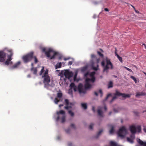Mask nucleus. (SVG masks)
I'll return each mask as SVG.
<instances>
[{
	"label": "nucleus",
	"mask_w": 146,
	"mask_h": 146,
	"mask_svg": "<svg viewBox=\"0 0 146 146\" xmlns=\"http://www.w3.org/2000/svg\"><path fill=\"white\" fill-rule=\"evenodd\" d=\"M70 88L68 90V93L69 94L72 96L73 95L72 89L75 92H76L78 89L79 92L80 94H85L86 92V89L85 88H83V85L81 83L79 84L78 85V87H77L74 83H72L70 85Z\"/></svg>",
	"instance_id": "f257e3e1"
},
{
	"label": "nucleus",
	"mask_w": 146,
	"mask_h": 146,
	"mask_svg": "<svg viewBox=\"0 0 146 146\" xmlns=\"http://www.w3.org/2000/svg\"><path fill=\"white\" fill-rule=\"evenodd\" d=\"M95 74V72H91L90 74L91 78H87L86 79L84 85L85 89H89L92 87L93 85V84L96 80V78L94 76Z\"/></svg>",
	"instance_id": "f03ea898"
},
{
	"label": "nucleus",
	"mask_w": 146,
	"mask_h": 146,
	"mask_svg": "<svg viewBox=\"0 0 146 146\" xmlns=\"http://www.w3.org/2000/svg\"><path fill=\"white\" fill-rule=\"evenodd\" d=\"M41 49L43 52H45L46 56L48 58H50V59L54 58L58 54L57 52H54L51 48H48L47 51H46V48H42Z\"/></svg>",
	"instance_id": "7ed1b4c3"
},
{
	"label": "nucleus",
	"mask_w": 146,
	"mask_h": 146,
	"mask_svg": "<svg viewBox=\"0 0 146 146\" xmlns=\"http://www.w3.org/2000/svg\"><path fill=\"white\" fill-rule=\"evenodd\" d=\"M106 66H105V63L104 61H102L101 62L102 66L104 67L103 70L104 72L106 71L110 68L111 69L113 68V65L110 60L108 58H106Z\"/></svg>",
	"instance_id": "20e7f679"
},
{
	"label": "nucleus",
	"mask_w": 146,
	"mask_h": 146,
	"mask_svg": "<svg viewBox=\"0 0 146 146\" xmlns=\"http://www.w3.org/2000/svg\"><path fill=\"white\" fill-rule=\"evenodd\" d=\"M34 52H31L28 54L24 55L22 57V59L25 63H27L31 61L33 58Z\"/></svg>",
	"instance_id": "39448f33"
},
{
	"label": "nucleus",
	"mask_w": 146,
	"mask_h": 146,
	"mask_svg": "<svg viewBox=\"0 0 146 146\" xmlns=\"http://www.w3.org/2000/svg\"><path fill=\"white\" fill-rule=\"evenodd\" d=\"M122 96L124 98H129L130 96L129 94L122 93H120L117 90H116L115 93L114 94V97L110 102V103H111L115 99L117 98V96Z\"/></svg>",
	"instance_id": "423d86ee"
},
{
	"label": "nucleus",
	"mask_w": 146,
	"mask_h": 146,
	"mask_svg": "<svg viewBox=\"0 0 146 146\" xmlns=\"http://www.w3.org/2000/svg\"><path fill=\"white\" fill-rule=\"evenodd\" d=\"M127 133L126 130L124 127H121L118 132V135L121 137H123Z\"/></svg>",
	"instance_id": "0eeeda50"
},
{
	"label": "nucleus",
	"mask_w": 146,
	"mask_h": 146,
	"mask_svg": "<svg viewBox=\"0 0 146 146\" xmlns=\"http://www.w3.org/2000/svg\"><path fill=\"white\" fill-rule=\"evenodd\" d=\"M42 78H44L43 83L44 84L45 87H48L49 85V83L50 82V78L48 75L42 76Z\"/></svg>",
	"instance_id": "6e6552de"
},
{
	"label": "nucleus",
	"mask_w": 146,
	"mask_h": 146,
	"mask_svg": "<svg viewBox=\"0 0 146 146\" xmlns=\"http://www.w3.org/2000/svg\"><path fill=\"white\" fill-rule=\"evenodd\" d=\"M73 74V73L72 72H70L67 70H65L64 72V74L65 78L68 79H69L72 77Z\"/></svg>",
	"instance_id": "1a4fd4ad"
},
{
	"label": "nucleus",
	"mask_w": 146,
	"mask_h": 146,
	"mask_svg": "<svg viewBox=\"0 0 146 146\" xmlns=\"http://www.w3.org/2000/svg\"><path fill=\"white\" fill-rule=\"evenodd\" d=\"M6 53L3 51H0V62H3L6 59Z\"/></svg>",
	"instance_id": "9d476101"
},
{
	"label": "nucleus",
	"mask_w": 146,
	"mask_h": 146,
	"mask_svg": "<svg viewBox=\"0 0 146 146\" xmlns=\"http://www.w3.org/2000/svg\"><path fill=\"white\" fill-rule=\"evenodd\" d=\"M64 104L66 106L64 107V108L68 110L69 108H72V106H69V102L68 100L65 99L64 100Z\"/></svg>",
	"instance_id": "9b49d317"
},
{
	"label": "nucleus",
	"mask_w": 146,
	"mask_h": 146,
	"mask_svg": "<svg viewBox=\"0 0 146 146\" xmlns=\"http://www.w3.org/2000/svg\"><path fill=\"white\" fill-rule=\"evenodd\" d=\"M7 52L10 53V54L8 56V59L7 60L11 61V60L12 59L11 58L12 56L13 55V53L12 52V50L11 49H9L7 50Z\"/></svg>",
	"instance_id": "f8f14e48"
},
{
	"label": "nucleus",
	"mask_w": 146,
	"mask_h": 146,
	"mask_svg": "<svg viewBox=\"0 0 146 146\" xmlns=\"http://www.w3.org/2000/svg\"><path fill=\"white\" fill-rule=\"evenodd\" d=\"M146 95V93L143 92H138L136 93L135 96L136 97H139L140 96H145Z\"/></svg>",
	"instance_id": "ddd939ff"
},
{
	"label": "nucleus",
	"mask_w": 146,
	"mask_h": 146,
	"mask_svg": "<svg viewBox=\"0 0 146 146\" xmlns=\"http://www.w3.org/2000/svg\"><path fill=\"white\" fill-rule=\"evenodd\" d=\"M130 130L132 133H135L136 132V128L135 126L133 125L130 127Z\"/></svg>",
	"instance_id": "4468645a"
},
{
	"label": "nucleus",
	"mask_w": 146,
	"mask_h": 146,
	"mask_svg": "<svg viewBox=\"0 0 146 146\" xmlns=\"http://www.w3.org/2000/svg\"><path fill=\"white\" fill-rule=\"evenodd\" d=\"M138 143L142 146H146V142H143L140 139L137 140Z\"/></svg>",
	"instance_id": "2eb2a0df"
},
{
	"label": "nucleus",
	"mask_w": 146,
	"mask_h": 146,
	"mask_svg": "<svg viewBox=\"0 0 146 146\" xmlns=\"http://www.w3.org/2000/svg\"><path fill=\"white\" fill-rule=\"evenodd\" d=\"M21 62L20 61H18L16 64H15L12 67L13 68H16L18 67V66L20 64Z\"/></svg>",
	"instance_id": "dca6fc26"
},
{
	"label": "nucleus",
	"mask_w": 146,
	"mask_h": 146,
	"mask_svg": "<svg viewBox=\"0 0 146 146\" xmlns=\"http://www.w3.org/2000/svg\"><path fill=\"white\" fill-rule=\"evenodd\" d=\"M56 113L58 115L60 114H62V115H65V112L63 110H60L59 111H57Z\"/></svg>",
	"instance_id": "f3484780"
},
{
	"label": "nucleus",
	"mask_w": 146,
	"mask_h": 146,
	"mask_svg": "<svg viewBox=\"0 0 146 146\" xmlns=\"http://www.w3.org/2000/svg\"><path fill=\"white\" fill-rule=\"evenodd\" d=\"M98 115L99 116H100L102 117H103V115L102 114V112L101 110L99 109L98 110Z\"/></svg>",
	"instance_id": "a211bd4d"
},
{
	"label": "nucleus",
	"mask_w": 146,
	"mask_h": 146,
	"mask_svg": "<svg viewBox=\"0 0 146 146\" xmlns=\"http://www.w3.org/2000/svg\"><path fill=\"white\" fill-rule=\"evenodd\" d=\"M62 93L60 91V92H59L57 93V98H60L62 97Z\"/></svg>",
	"instance_id": "6ab92c4d"
},
{
	"label": "nucleus",
	"mask_w": 146,
	"mask_h": 146,
	"mask_svg": "<svg viewBox=\"0 0 146 146\" xmlns=\"http://www.w3.org/2000/svg\"><path fill=\"white\" fill-rule=\"evenodd\" d=\"M61 66L62 64L61 62H59L57 63L55 66L56 68L57 69L58 68H60L61 67Z\"/></svg>",
	"instance_id": "aec40b11"
},
{
	"label": "nucleus",
	"mask_w": 146,
	"mask_h": 146,
	"mask_svg": "<svg viewBox=\"0 0 146 146\" xmlns=\"http://www.w3.org/2000/svg\"><path fill=\"white\" fill-rule=\"evenodd\" d=\"M114 127L113 126H111V129L109 133L110 134H111L113 133L114 132Z\"/></svg>",
	"instance_id": "412c9836"
},
{
	"label": "nucleus",
	"mask_w": 146,
	"mask_h": 146,
	"mask_svg": "<svg viewBox=\"0 0 146 146\" xmlns=\"http://www.w3.org/2000/svg\"><path fill=\"white\" fill-rule=\"evenodd\" d=\"M66 116L65 115H62L61 118V122L62 123H64L65 121Z\"/></svg>",
	"instance_id": "4be33fe9"
},
{
	"label": "nucleus",
	"mask_w": 146,
	"mask_h": 146,
	"mask_svg": "<svg viewBox=\"0 0 146 146\" xmlns=\"http://www.w3.org/2000/svg\"><path fill=\"white\" fill-rule=\"evenodd\" d=\"M108 88H112L113 87V83L112 82L110 81L108 85Z\"/></svg>",
	"instance_id": "5701e85b"
},
{
	"label": "nucleus",
	"mask_w": 146,
	"mask_h": 146,
	"mask_svg": "<svg viewBox=\"0 0 146 146\" xmlns=\"http://www.w3.org/2000/svg\"><path fill=\"white\" fill-rule=\"evenodd\" d=\"M136 130H137L139 132H140L141 131V127L140 126L138 125L136 127Z\"/></svg>",
	"instance_id": "b1692460"
},
{
	"label": "nucleus",
	"mask_w": 146,
	"mask_h": 146,
	"mask_svg": "<svg viewBox=\"0 0 146 146\" xmlns=\"http://www.w3.org/2000/svg\"><path fill=\"white\" fill-rule=\"evenodd\" d=\"M82 107L84 109H86L87 108V105L85 103H82L81 104Z\"/></svg>",
	"instance_id": "393cba45"
},
{
	"label": "nucleus",
	"mask_w": 146,
	"mask_h": 146,
	"mask_svg": "<svg viewBox=\"0 0 146 146\" xmlns=\"http://www.w3.org/2000/svg\"><path fill=\"white\" fill-rule=\"evenodd\" d=\"M68 113L70 115L71 117H73L74 115V113L71 110L69 111Z\"/></svg>",
	"instance_id": "a878e982"
},
{
	"label": "nucleus",
	"mask_w": 146,
	"mask_h": 146,
	"mask_svg": "<svg viewBox=\"0 0 146 146\" xmlns=\"http://www.w3.org/2000/svg\"><path fill=\"white\" fill-rule=\"evenodd\" d=\"M10 63L11 64H12V61H9L7 60L5 62V65H9Z\"/></svg>",
	"instance_id": "bb28decb"
},
{
	"label": "nucleus",
	"mask_w": 146,
	"mask_h": 146,
	"mask_svg": "<svg viewBox=\"0 0 146 146\" xmlns=\"http://www.w3.org/2000/svg\"><path fill=\"white\" fill-rule=\"evenodd\" d=\"M44 67L43 66L42 67V68L40 72L39 75H41L44 72Z\"/></svg>",
	"instance_id": "cd10ccee"
},
{
	"label": "nucleus",
	"mask_w": 146,
	"mask_h": 146,
	"mask_svg": "<svg viewBox=\"0 0 146 146\" xmlns=\"http://www.w3.org/2000/svg\"><path fill=\"white\" fill-rule=\"evenodd\" d=\"M103 131V130H101L99 131L98 132L96 138H98L100 135L101 134V133Z\"/></svg>",
	"instance_id": "c85d7f7f"
},
{
	"label": "nucleus",
	"mask_w": 146,
	"mask_h": 146,
	"mask_svg": "<svg viewBox=\"0 0 146 146\" xmlns=\"http://www.w3.org/2000/svg\"><path fill=\"white\" fill-rule=\"evenodd\" d=\"M98 65H97V67H94V66H92V68L93 70H97L98 69Z\"/></svg>",
	"instance_id": "c756f323"
},
{
	"label": "nucleus",
	"mask_w": 146,
	"mask_h": 146,
	"mask_svg": "<svg viewBox=\"0 0 146 146\" xmlns=\"http://www.w3.org/2000/svg\"><path fill=\"white\" fill-rule=\"evenodd\" d=\"M111 146H117V145L115 142L113 141H111L110 142Z\"/></svg>",
	"instance_id": "7c9ffc66"
},
{
	"label": "nucleus",
	"mask_w": 146,
	"mask_h": 146,
	"mask_svg": "<svg viewBox=\"0 0 146 146\" xmlns=\"http://www.w3.org/2000/svg\"><path fill=\"white\" fill-rule=\"evenodd\" d=\"M60 101L59 100H58L57 98H55L54 100V102L56 104H58V103Z\"/></svg>",
	"instance_id": "2f4dec72"
},
{
	"label": "nucleus",
	"mask_w": 146,
	"mask_h": 146,
	"mask_svg": "<svg viewBox=\"0 0 146 146\" xmlns=\"http://www.w3.org/2000/svg\"><path fill=\"white\" fill-rule=\"evenodd\" d=\"M130 77L136 83H137V80L135 77L133 76H131Z\"/></svg>",
	"instance_id": "473e14b6"
},
{
	"label": "nucleus",
	"mask_w": 146,
	"mask_h": 146,
	"mask_svg": "<svg viewBox=\"0 0 146 146\" xmlns=\"http://www.w3.org/2000/svg\"><path fill=\"white\" fill-rule=\"evenodd\" d=\"M33 58L34 59L35 63V64L37 63L38 62V60L36 57L35 56H33Z\"/></svg>",
	"instance_id": "72a5a7b5"
},
{
	"label": "nucleus",
	"mask_w": 146,
	"mask_h": 146,
	"mask_svg": "<svg viewBox=\"0 0 146 146\" xmlns=\"http://www.w3.org/2000/svg\"><path fill=\"white\" fill-rule=\"evenodd\" d=\"M117 57L121 62H123L122 59L121 57H120L118 55H117Z\"/></svg>",
	"instance_id": "f704fd0d"
},
{
	"label": "nucleus",
	"mask_w": 146,
	"mask_h": 146,
	"mask_svg": "<svg viewBox=\"0 0 146 146\" xmlns=\"http://www.w3.org/2000/svg\"><path fill=\"white\" fill-rule=\"evenodd\" d=\"M127 140L128 141L131 143H133V140L129 137L127 138Z\"/></svg>",
	"instance_id": "c9c22d12"
},
{
	"label": "nucleus",
	"mask_w": 146,
	"mask_h": 146,
	"mask_svg": "<svg viewBox=\"0 0 146 146\" xmlns=\"http://www.w3.org/2000/svg\"><path fill=\"white\" fill-rule=\"evenodd\" d=\"M48 70L47 69H46V70L45 72L44 73V74L43 75V76H47L48 75Z\"/></svg>",
	"instance_id": "e433bc0d"
},
{
	"label": "nucleus",
	"mask_w": 146,
	"mask_h": 146,
	"mask_svg": "<svg viewBox=\"0 0 146 146\" xmlns=\"http://www.w3.org/2000/svg\"><path fill=\"white\" fill-rule=\"evenodd\" d=\"M33 71V74H36L37 72V70L36 68H33L32 70Z\"/></svg>",
	"instance_id": "4c0bfd02"
},
{
	"label": "nucleus",
	"mask_w": 146,
	"mask_h": 146,
	"mask_svg": "<svg viewBox=\"0 0 146 146\" xmlns=\"http://www.w3.org/2000/svg\"><path fill=\"white\" fill-rule=\"evenodd\" d=\"M98 54L101 57H103L104 56V55H103V54H102L101 53V52H100L99 51H98Z\"/></svg>",
	"instance_id": "58836bf2"
},
{
	"label": "nucleus",
	"mask_w": 146,
	"mask_h": 146,
	"mask_svg": "<svg viewBox=\"0 0 146 146\" xmlns=\"http://www.w3.org/2000/svg\"><path fill=\"white\" fill-rule=\"evenodd\" d=\"M94 125V124L93 123H91L89 126V129H92Z\"/></svg>",
	"instance_id": "ea45409f"
},
{
	"label": "nucleus",
	"mask_w": 146,
	"mask_h": 146,
	"mask_svg": "<svg viewBox=\"0 0 146 146\" xmlns=\"http://www.w3.org/2000/svg\"><path fill=\"white\" fill-rule=\"evenodd\" d=\"M111 96V94H108L107 95V96L106 97V99H105V100H106L108 99V98L110 96Z\"/></svg>",
	"instance_id": "a19ab883"
},
{
	"label": "nucleus",
	"mask_w": 146,
	"mask_h": 146,
	"mask_svg": "<svg viewBox=\"0 0 146 146\" xmlns=\"http://www.w3.org/2000/svg\"><path fill=\"white\" fill-rule=\"evenodd\" d=\"M115 55L116 56H117V55H118L117 54V50L116 48H115Z\"/></svg>",
	"instance_id": "79ce46f5"
},
{
	"label": "nucleus",
	"mask_w": 146,
	"mask_h": 146,
	"mask_svg": "<svg viewBox=\"0 0 146 146\" xmlns=\"http://www.w3.org/2000/svg\"><path fill=\"white\" fill-rule=\"evenodd\" d=\"M99 92L101 94V97H102L103 95V92L101 89H100L99 90Z\"/></svg>",
	"instance_id": "37998d69"
},
{
	"label": "nucleus",
	"mask_w": 146,
	"mask_h": 146,
	"mask_svg": "<svg viewBox=\"0 0 146 146\" xmlns=\"http://www.w3.org/2000/svg\"><path fill=\"white\" fill-rule=\"evenodd\" d=\"M89 74H90L88 72H87L84 74V76L87 77Z\"/></svg>",
	"instance_id": "c03bdc74"
},
{
	"label": "nucleus",
	"mask_w": 146,
	"mask_h": 146,
	"mask_svg": "<svg viewBox=\"0 0 146 146\" xmlns=\"http://www.w3.org/2000/svg\"><path fill=\"white\" fill-rule=\"evenodd\" d=\"M72 61H69L68 64V65H71L72 64Z\"/></svg>",
	"instance_id": "a18cd8bd"
},
{
	"label": "nucleus",
	"mask_w": 146,
	"mask_h": 146,
	"mask_svg": "<svg viewBox=\"0 0 146 146\" xmlns=\"http://www.w3.org/2000/svg\"><path fill=\"white\" fill-rule=\"evenodd\" d=\"M70 126L74 129H75V127L74 125L73 124H72L70 125Z\"/></svg>",
	"instance_id": "49530a36"
},
{
	"label": "nucleus",
	"mask_w": 146,
	"mask_h": 146,
	"mask_svg": "<svg viewBox=\"0 0 146 146\" xmlns=\"http://www.w3.org/2000/svg\"><path fill=\"white\" fill-rule=\"evenodd\" d=\"M96 57V56L94 54H92L91 55V57L92 58H95Z\"/></svg>",
	"instance_id": "de8ad7c7"
},
{
	"label": "nucleus",
	"mask_w": 146,
	"mask_h": 146,
	"mask_svg": "<svg viewBox=\"0 0 146 146\" xmlns=\"http://www.w3.org/2000/svg\"><path fill=\"white\" fill-rule=\"evenodd\" d=\"M70 59V58H64V60L65 61H66V60H69V59Z\"/></svg>",
	"instance_id": "09e8293b"
},
{
	"label": "nucleus",
	"mask_w": 146,
	"mask_h": 146,
	"mask_svg": "<svg viewBox=\"0 0 146 146\" xmlns=\"http://www.w3.org/2000/svg\"><path fill=\"white\" fill-rule=\"evenodd\" d=\"M87 67H84V68H83L82 69V71H84L85 70H86V69H87Z\"/></svg>",
	"instance_id": "8fccbe9b"
},
{
	"label": "nucleus",
	"mask_w": 146,
	"mask_h": 146,
	"mask_svg": "<svg viewBox=\"0 0 146 146\" xmlns=\"http://www.w3.org/2000/svg\"><path fill=\"white\" fill-rule=\"evenodd\" d=\"M31 66L32 67V68L31 69V70H32L33 69V68H34L33 67V63H31Z\"/></svg>",
	"instance_id": "3c124183"
},
{
	"label": "nucleus",
	"mask_w": 146,
	"mask_h": 146,
	"mask_svg": "<svg viewBox=\"0 0 146 146\" xmlns=\"http://www.w3.org/2000/svg\"><path fill=\"white\" fill-rule=\"evenodd\" d=\"M74 105L73 104L72 102H69V106H72Z\"/></svg>",
	"instance_id": "603ef678"
},
{
	"label": "nucleus",
	"mask_w": 146,
	"mask_h": 146,
	"mask_svg": "<svg viewBox=\"0 0 146 146\" xmlns=\"http://www.w3.org/2000/svg\"><path fill=\"white\" fill-rule=\"evenodd\" d=\"M94 95H95L96 96H98V94L97 92H94Z\"/></svg>",
	"instance_id": "864d4df0"
},
{
	"label": "nucleus",
	"mask_w": 146,
	"mask_h": 146,
	"mask_svg": "<svg viewBox=\"0 0 146 146\" xmlns=\"http://www.w3.org/2000/svg\"><path fill=\"white\" fill-rule=\"evenodd\" d=\"M66 131L67 133H69L70 132V129H68L67 130H66Z\"/></svg>",
	"instance_id": "5fc2aeb1"
},
{
	"label": "nucleus",
	"mask_w": 146,
	"mask_h": 146,
	"mask_svg": "<svg viewBox=\"0 0 146 146\" xmlns=\"http://www.w3.org/2000/svg\"><path fill=\"white\" fill-rule=\"evenodd\" d=\"M104 10L106 11H108L109 10L107 8H105L104 9Z\"/></svg>",
	"instance_id": "6e6d98bb"
},
{
	"label": "nucleus",
	"mask_w": 146,
	"mask_h": 146,
	"mask_svg": "<svg viewBox=\"0 0 146 146\" xmlns=\"http://www.w3.org/2000/svg\"><path fill=\"white\" fill-rule=\"evenodd\" d=\"M127 69V70H128V71H129V72H132V70L131 69H130L128 68Z\"/></svg>",
	"instance_id": "4d7b16f0"
},
{
	"label": "nucleus",
	"mask_w": 146,
	"mask_h": 146,
	"mask_svg": "<svg viewBox=\"0 0 146 146\" xmlns=\"http://www.w3.org/2000/svg\"><path fill=\"white\" fill-rule=\"evenodd\" d=\"M130 137H131V138H134V137H135V135H131L130 136Z\"/></svg>",
	"instance_id": "13d9d810"
},
{
	"label": "nucleus",
	"mask_w": 146,
	"mask_h": 146,
	"mask_svg": "<svg viewBox=\"0 0 146 146\" xmlns=\"http://www.w3.org/2000/svg\"><path fill=\"white\" fill-rule=\"evenodd\" d=\"M113 111H114L115 112V113H117V112H118V111H117V110H116V109H114V110H113Z\"/></svg>",
	"instance_id": "bf43d9fd"
},
{
	"label": "nucleus",
	"mask_w": 146,
	"mask_h": 146,
	"mask_svg": "<svg viewBox=\"0 0 146 146\" xmlns=\"http://www.w3.org/2000/svg\"><path fill=\"white\" fill-rule=\"evenodd\" d=\"M92 110L94 112L95 111V108L94 107H93Z\"/></svg>",
	"instance_id": "052dcab7"
},
{
	"label": "nucleus",
	"mask_w": 146,
	"mask_h": 146,
	"mask_svg": "<svg viewBox=\"0 0 146 146\" xmlns=\"http://www.w3.org/2000/svg\"><path fill=\"white\" fill-rule=\"evenodd\" d=\"M59 119H60V117H59V116H58L57 117V118H56V121H58V120Z\"/></svg>",
	"instance_id": "680f3d73"
},
{
	"label": "nucleus",
	"mask_w": 146,
	"mask_h": 146,
	"mask_svg": "<svg viewBox=\"0 0 146 146\" xmlns=\"http://www.w3.org/2000/svg\"><path fill=\"white\" fill-rule=\"evenodd\" d=\"M76 76H77V74H76L75 75L74 78V81L75 80V79H76Z\"/></svg>",
	"instance_id": "e2e57ef3"
},
{
	"label": "nucleus",
	"mask_w": 146,
	"mask_h": 146,
	"mask_svg": "<svg viewBox=\"0 0 146 146\" xmlns=\"http://www.w3.org/2000/svg\"><path fill=\"white\" fill-rule=\"evenodd\" d=\"M104 109L106 111L107 109V107L106 106H105L104 107Z\"/></svg>",
	"instance_id": "0e129e2a"
},
{
	"label": "nucleus",
	"mask_w": 146,
	"mask_h": 146,
	"mask_svg": "<svg viewBox=\"0 0 146 146\" xmlns=\"http://www.w3.org/2000/svg\"><path fill=\"white\" fill-rule=\"evenodd\" d=\"M68 146H71L72 144L71 143H70L68 144Z\"/></svg>",
	"instance_id": "69168bd1"
},
{
	"label": "nucleus",
	"mask_w": 146,
	"mask_h": 146,
	"mask_svg": "<svg viewBox=\"0 0 146 146\" xmlns=\"http://www.w3.org/2000/svg\"><path fill=\"white\" fill-rule=\"evenodd\" d=\"M63 106V105L62 104H60L59 106V107H61Z\"/></svg>",
	"instance_id": "338daca9"
},
{
	"label": "nucleus",
	"mask_w": 146,
	"mask_h": 146,
	"mask_svg": "<svg viewBox=\"0 0 146 146\" xmlns=\"http://www.w3.org/2000/svg\"><path fill=\"white\" fill-rule=\"evenodd\" d=\"M142 44L144 46L145 48L146 49V44L144 43L143 44Z\"/></svg>",
	"instance_id": "774afa93"
}]
</instances>
